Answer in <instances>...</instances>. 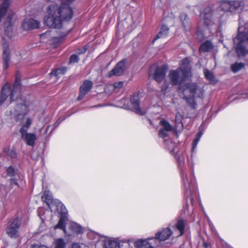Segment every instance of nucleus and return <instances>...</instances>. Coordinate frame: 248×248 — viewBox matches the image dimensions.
I'll return each mask as SVG.
<instances>
[{
	"label": "nucleus",
	"instance_id": "f257e3e1",
	"mask_svg": "<svg viewBox=\"0 0 248 248\" xmlns=\"http://www.w3.org/2000/svg\"><path fill=\"white\" fill-rule=\"evenodd\" d=\"M168 150L176 158L181 175L184 195L187 206L189 202L193 206L194 198L198 196L197 185L194 174V167L192 165L189 172H187L185 164L186 155L184 154H178V148L172 142L168 146Z\"/></svg>",
	"mask_w": 248,
	"mask_h": 248
},
{
	"label": "nucleus",
	"instance_id": "f03ea898",
	"mask_svg": "<svg viewBox=\"0 0 248 248\" xmlns=\"http://www.w3.org/2000/svg\"><path fill=\"white\" fill-rule=\"evenodd\" d=\"M60 6L52 4L48 7V16L44 18V24L51 28L59 29L62 22L70 20L73 16V10L70 4L75 0H60Z\"/></svg>",
	"mask_w": 248,
	"mask_h": 248
},
{
	"label": "nucleus",
	"instance_id": "7ed1b4c3",
	"mask_svg": "<svg viewBox=\"0 0 248 248\" xmlns=\"http://www.w3.org/2000/svg\"><path fill=\"white\" fill-rule=\"evenodd\" d=\"M179 91L183 93L184 98L186 101L188 106L192 109H195L197 103L195 97L202 98L203 96V89L192 82L186 83L185 85L182 84L179 86Z\"/></svg>",
	"mask_w": 248,
	"mask_h": 248
},
{
	"label": "nucleus",
	"instance_id": "20e7f679",
	"mask_svg": "<svg viewBox=\"0 0 248 248\" xmlns=\"http://www.w3.org/2000/svg\"><path fill=\"white\" fill-rule=\"evenodd\" d=\"M130 105L127 98H123L122 102L124 103V108L125 109H130L132 107V110L137 114L143 115L145 112L141 110L140 107L139 93H135L131 96L130 99Z\"/></svg>",
	"mask_w": 248,
	"mask_h": 248
},
{
	"label": "nucleus",
	"instance_id": "39448f33",
	"mask_svg": "<svg viewBox=\"0 0 248 248\" xmlns=\"http://www.w3.org/2000/svg\"><path fill=\"white\" fill-rule=\"evenodd\" d=\"M15 100L17 101L14 111L12 113L13 118L17 122L22 121L29 111V106L26 104V101L21 97Z\"/></svg>",
	"mask_w": 248,
	"mask_h": 248
},
{
	"label": "nucleus",
	"instance_id": "423d86ee",
	"mask_svg": "<svg viewBox=\"0 0 248 248\" xmlns=\"http://www.w3.org/2000/svg\"><path fill=\"white\" fill-rule=\"evenodd\" d=\"M220 6L223 11L234 14L240 13L244 8V4L242 2L235 0H221L220 2Z\"/></svg>",
	"mask_w": 248,
	"mask_h": 248
},
{
	"label": "nucleus",
	"instance_id": "0eeeda50",
	"mask_svg": "<svg viewBox=\"0 0 248 248\" xmlns=\"http://www.w3.org/2000/svg\"><path fill=\"white\" fill-rule=\"evenodd\" d=\"M168 67L166 65L157 66L154 64L152 65L149 70V76L150 77L152 76L156 81L160 82L164 79Z\"/></svg>",
	"mask_w": 248,
	"mask_h": 248
},
{
	"label": "nucleus",
	"instance_id": "6e6552de",
	"mask_svg": "<svg viewBox=\"0 0 248 248\" xmlns=\"http://www.w3.org/2000/svg\"><path fill=\"white\" fill-rule=\"evenodd\" d=\"M21 220L18 218H16L9 221L6 228V232L12 238H16L20 235L19 227Z\"/></svg>",
	"mask_w": 248,
	"mask_h": 248
},
{
	"label": "nucleus",
	"instance_id": "1a4fd4ad",
	"mask_svg": "<svg viewBox=\"0 0 248 248\" xmlns=\"http://www.w3.org/2000/svg\"><path fill=\"white\" fill-rule=\"evenodd\" d=\"M156 240L153 237L148 238L145 239H139L134 243L136 248H155L157 247Z\"/></svg>",
	"mask_w": 248,
	"mask_h": 248
},
{
	"label": "nucleus",
	"instance_id": "9d476101",
	"mask_svg": "<svg viewBox=\"0 0 248 248\" xmlns=\"http://www.w3.org/2000/svg\"><path fill=\"white\" fill-rule=\"evenodd\" d=\"M169 78L172 85H179V87L180 84L185 85L186 84H184L183 82L186 80L182 79L181 72L180 71L179 69H177L175 70H171L169 73ZM179 91V88L178 89Z\"/></svg>",
	"mask_w": 248,
	"mask_h": 248
},
{
	"label": "nucleus",
	"instance_id": "9b49d317",
	"mask_svg": "<svg viewBox=\"0 0 248 248\" xmlns=\"http://www.w3.org/2000/svg\"><path fill=\"white\" fill-rule=\"evenodd\" d=\"M179 69L181 72L182 79L186 80L190 75L191 69V66L187 58H185L182 61Z\"/></svg>",
	"mask_w": 248,
	"mask_h": 248
},
{
	"label": "nucleus",
	"instance_id": "f8f14e48",
	"mask_svg": "<svg viewBox=\"0 0 248 248\" xmlns=\"http://www.w3.org/2000/svg\"><path fill=\"white\" fill-rule=\"evenodd\" d=\"M172 233V231L169 228H166L157 232L155 233V237H153V238L156 240V245L158 247L160 242L168 239Z\"/></svg>",
	"mask_w": 248,
	"mask_h": 248
},
{
	"label": "nucleus",
	"instance_id": "ddd939ff",
	"mask_svg": "<svg viewBox=\"0 0 248 248\" xmlns=\"http://www.w3.org/2000/svg\"><path fill=\"white\" fill-rule=\"evenodd\" d=\"M19 97H21V82L16 78L12 90L10 89V103Z\"/></svg>",
	"mask_w": 248,
	"mask_h": 248
},
{
	"label": "nucleus",
	"instance_id": "4468645a",
	"mask_svg": "<svg viewBox=\"0 0 248 248\" xmlns=\"http://www.w3.org/2000/svg\"><path fill=\"white\" fill-rule=\"evenodd\" d=\"M125 59H123L120 61L114 69L110 71L109 77H110L113 76H119L123 75L125 70Z\"/></svg>",
	"mask_w": 248,
	"mask_h": 248
},
{
	"label": "nucleus",
	"instance_id": "2eb2a0df",
	"mask_svg": "<svg viewBox=\"0 0 248 248\" xmlns=\"http://www.w3.org/2000/svg\"><path fill=\"white\" fill-rule=\"evenodd\" d=\"M20 133L22 139L27 145L31 147L34 146L37 140V136L35 133H31L28 132H20Z\"/></svg>",
	"mask_w": 248,
	"mask_h": 248
},
{
	"label": "nucleus",
	"instance_id": "dca6fc26",
	"mask_svg": "<svg viewBox=\"0 0 248 248\" xmlns=\"http://www.w3.org/2000/svg\"><path fill=\"white\" fill-rule=\"evenodd\" d=\"M93 87V83L89 80H85L80 87L79 94L78 97V100H81L85 95L91 90Z\"/></svg>",
	"mask_w": 248,
	"mask_h": 248
},
{
	"label": "nucleus",
	"instance_id": "f3484780",
	"mask_svg": "<svg viewBox=\"0 0 248 248\" xmlns=\"http://www.w3.org/2000/svg\"><path fill=\"white\" fill-rule=\"evenodd\" d=\"M40 23L39 21L33 18H26L24 19L22 27L25 30H30L39 28Z\"/></svg>",
	"mask_w": 248,
	"mask_h": 248
},
{
	"label": "nucleus",
	"instance_id": "a211bd4d",
	"mask_svg": "<svg viewBox=\"0 0 248 248\" xmlns=\"http://www.w3.org/2000/svg\"><path fill=\"white\" fill-rule=\"evenodd\" d=\"M204 23L206 26L209 27L214 24L212 15L213 10L210 6L206 7L203 13Z\"/></svg>",
	"mask_w": 248,
	"mask_h": 248
},
{
	"label": "nucleus",
	"instance_id": "6ab92c4d",
	"mask_svg": "<svg viewBox=\"0 0 248 248\" xmlns=\"http://www.w3.org/2000/svg\"><path fill=\"white\" fill-rule=\"evenodd\" d=\"M13 17V14H9L4 23L5 34L9 38H12V20Z\"/></svg>",
	"mask_w": 248,
	"mask_h": 248
},
{
	"label": "nucleus",
	"instance_id": "aec40b11",
	"mask_svg": "<svg viewBox=\"0 0 248 248\" xmlns=\"http://www.w3.org/2000/svg\"><path fill=\"white\" fill-rule=\"evenodd\" d=\"M8 96H10V86L6 83L2 87L0 94V106L2 105Z\"/></svg>",
	"mask_w": 248,
	"mask_h": 248
},
{
	"label": "nucleus",
	"instance_id": "412c9836",
	"mask_svg": "<svg viewBox=\"0 0 248 248\" xmlns=\"http://www.w3.org/2000/svg\"><path fill=\"white\" fill-rule=\"evenodd\" d=\"M103 248H120V244L115 239L107 238L103 241Z\"/></svg>",
	"mask_w": 248,
	"mask_h": 248
},
{
	"label": "nucleus",
	"instance_id": "4be33fe9",
	"mask_svg": "<svg viewBox=\"0 0 248 248\" xmlns=\"http://www.w3.org/2000/svg\"><path fill=\"white\" fill-rule=\"evenodd\" d=\"M11 59L10 52L8 47H5L3 51L2 60L4 69H7L10 64Z\"/></svg>",
	"mask_w": 248,
	"mask_h": 248
},
{
	"label": "nucleus",
	"instance_id": "5701e85b",
	"mask_svg": "<svg viewBox=\"0 0 248 248\" xmlns=\"http://www.w3.org/2000/svg\"><path fill=\"white\" fill-rule=\"evenodd\" d=\"M54 203L56 208V209L60 212L61 216H64L65 217H67L68 211L65 206L59 200L54 201Z\"/></svg>",
	"mask_w": 248,
	"mask_h": 248
},
{
	"label": "nucleus",
	"instance_id": "b1692460",
	"mask_svg": "<svg viewBox=\"0 0 248 248\" xmlns=\"http://www.w3.org/2000/svg\"><path fill=\"white\" fill-rule=\"evenodd\" d=\"M42 199L49 206V204H51V207L49 206V208L51 209L53 207V205H55L54 201L56 199H53L52 194L49 191H45L43 193Z\"/></svg>",
	"mask_w": 248,
	"mask_h": 248
},
{
	"label": "nucleus",
	"instance_id": "393cba45",
	"mask_svg": "<svg viewBox=\"0 0 248 248\" xmlns=\"http://www.w3.org/2000/svg\"><path fill=\"white\" fill-rule=\"evenodd\" d=\"M10 0H3L2 4L0 5V22L2 18L5 16L9 6Z\"/></svg>",
	"mask_w": 248,
	"mask_h": 248
},
{
	"label": "nucleus",
	"instance_id": "a878e982",
	"mask_svg": "<svg viewBox=\"0 0 248 248\" xmlns=\"http://www.w3.org/2000/svg\"><path fill=\"white\" fill-rule=\"evenodd\" d=\"M213 47V46L211 42L206 41L201 44L199 48V51L200 52H208L211 50Z\"/></svg>",
	"mask_w": 248,
	"mask_h": 248
},
{
	"label": "nucleus",
	"instance_id": "bb28decb",
	"mask_svg": "<svg viewBox=\"0 0 248 248\" xmlns=\"http://www.w3.org/2000/svg\"><path fill=\"white\" fill-rule=\"evenodd\" d=\"M67 220V217H65L64 216H60L58 223L54 227V229H60L64 232H66V221Z\"/></svg>",
	"mask_w": 248,
	"mask_h": 248
},
{
	"label": "nucleus",
	"instance_id": "cd10ccee",
	"mask_svg": "<svg viewBox=\"0 0 248 248\" xmlns=\"http://www.w3.org/2000/svg\"><path fill=\"white\" fill-rule=\"evenodd\" d=\"M169 32V28L167 26L163 25L161 28L159 33L156 35L155 38L153 40V43L155 41L160 38H164L167 36Z\"/></svg>",
	"mask_w": 248,
	"mask_h": 248
},
{
	"label": "nucleus",
	"instance_id": "c85d7f7f",
	"mask_svg": "<svg viewBox=\"0 0 248 248\" xmlns=\"http://www.w3.org/2000/svg\"><path fill=\"white\" fill-rule=\"evenodd\" d=\"M186 224L185 221L183 219H179L174 225V227L176 228L180 232L179 235H182L184 233Z\"/></svg>",
	"mask_w": 248,
	"mask_h": 248
},
{
	"label": "nucleus",
	"instance_id": "c756f323",
	"mask_svg": "<svg viewBox=\"0 0 248 248\" xmlns=\"http://www.w3.org/2000/svg\"><path fill=\"white\" fill-rule=\"evenodd\" d=\"M169 131H167L164 129L160 128L158 132V135L159 137L164 139V141L165 144L166 145V147L168 149V146H170V143L171 142V141H169L165 138L168 136V132Z\"/></svg>",
	"mask_w": 248,
	"mask_h": 248
},
{
	"label": "nucleus",
	"instance_id": "7c9ffc66",
	"mask_svg": "<svg viewBox=\"0 0 248 248\" xmlns=\"http://www.w3.org/2000/svg\"><path fill=\"white\" fill-rule=\"evenodd\" d=\"M175 125L174 128L177 131H181L183 129V123L181 120V115L179 113H177L175 119Z\"/></svg>",
	"mask_w": 248,
	"mask_h": 248
},
{
	"label": "nucleus",
	"instance_id": "2f4dec72",
	"mask_svg": "<svg viewBox=\"0 0 248 248\" xmlns=\"http://www.w3.org/2000/svg\"><path fill=\"white\" fill-rule=\"evenodd\" d=\"M66 71L67 69L65 67L59 68L53 70L49 74L51 77L59 78L61 75L64 74Z\"/></svg>",
	"mask_w": 248,
	"mask_h": 248
},
{
	"label": "nucleus",
	"instance_id": "473e14b6",
	"mask_svg": "<svg viewBox=\"0 0 248 248\" xmlns=\"http://www.w3.org/2000/svg\"><path fill=\"white\" fill-rule=\"evenodd\" d=\"M180 19L184 29L187 30V27H189V22L187 15L185 13H182L180 15Z\"/></svg>",
	"mask_w": 248,
	"mask_h": 248
},
{
	"label": "nucleus",
	"instance_id": "72a5a7b5",
	"mask_svg": "<svg viewBox=\"0 0 248 248\" xmlns=\"http://www.w3.org/2000/svg\"><path fill=\"white\" fill-rule=\"evenodd\" d=\"M32 123V119L30 118H27L25 123L19 129V132H28L29 128Z\"/></svg>",
	"mask_w": 248,
	"mask_h": 248
},
{
	"label": "nucleus",
	"instance_id": "f704fd0d",
	"mask_svg": "<svg viewBox=\"0 0 248 248\" xmlns=\"http://www.w3.org/2000/svg\"><path fill=\"white\" fill-rule=\"evenodd\" d=\"M245 67V64L242 62H235L231 65V70L235 73L242 69Z\"/></svg>",
	"mask_w": 248,
	"mask_h": 248
},
{
	"label": "nucleus",
	"instance_id": "c9c22d12",
	"mask_svg": "<svg viewBox=\"0 0 248 248\" xmlns=\"http://www.w3.org/2000/svg\"><path fill=\"white\" fill-rule=\"evenodd\" d=\"M202 135V132L201 131H198L196 134V137L192 142V147L191 149V151L192 152H193L194 151V150L196 148L197 144L199 142Z\"/></svg>",
	"mask_w": 248,
	"mask_h": 248
},
{
	"label": "nucleus",
	"instance_id": "e433bc0d",
	"mask_svg": "<svg viewBox=\"0 0 248 248\" xmlns=\"http://www.w3.org/2000/svg\"><path fill=\"white\" fill-rule=\"evenodd\" d=\"M71 229L77 234L82 233L83 232L82 227L78 224L73 222L71 224Z\"/></svg>",
	"mask_w": 248,
	"mask_h": 248
},
{
	"label": "nucleus",
	"instance_id": "4c0bfd02",
	"mask_svg": "<svg viewBox=\"0 0 248 248\" xmlns=\"http://www.w3.org/2000/svg\"><path fill=\"white\" fill-rule=\"evenodd\" d=\"M66 244L63 239L58 238L54 240V248H65Z\"/></svg>",
	"mask_w": 248,
	"mask_h": 248
},
{
	"label": "nucleus",
	"instance_id": "58836bf2",
	"mask_svg": "<svg viewBox=\"0 0 248 248\" xmlns=\"http://www.w3.org/2000/svg\"><path fill=\"white\" fill-rule=\"evenodd\" d=\"M160 124L162 126V128H161V129H164L169 131H171L172 130V126L166 120H161L160 122Z\"/></svg>",
	"mask_w": 248,
	"mask_h": 248
},
{
	"label": "nucleus",
	"instance_id": "ea45409f",
	"mask_svg": "<svg viewBox=\"0 0 248 248\" xmlns=\"http://www.w3.org/2000/svg\"><path fill=\"white\" fill-rule=\"evenodd\" d=\"M203 73L204 74V76L205 78L210 81V82H213L214 80V76L213 74L207 70V69H205L203 71Z\"/></svg>",
	"mask_w": 248,
	"mask_h": 248
},
{
	"label": "nucleus",
	"instance_id": "a19ab883",
	"mask_svg": "<svg viewBox=\"0 0 248 248\" xmlns=\"http://www.w3.org/2000/svg\"><path fill=\"white\" fill-rule=\"evenodd\" d=\"M6 172L9 176L16 177V172L14 167L12 166H10L7 169Z\"/></svg>",
	"mask_w": 248,
	"mask_h": 248
},
{
	"label": "nucleus",
	"instance_id": "79ce46f5",
	"mask_svg": "<svg viewBox=\"0 0 248 248\" xmlns=\"http://www.w3.org/2000/svg\"><path fill=\"white\" fill-rule=\"evenodd\" d=\"M79 60V59L77 55L73 54L70 57V63L78 62Z\"/></svg>",
	"mask_w": 248,
	"mask_h": 248
},
{
	"label": "nucleus",
	"instance_id": "37998d69",
	"mask_svg": "<svg viewBox=\"0 0 248 248\" xmlns=\"http://www.w3.org/2000/svg\"><path fill=\"white\" fill-rule=\"evenodd\" d=\"M8 155L12 158H15L16 157V153L14 149H12L8 152Z\"/></svg>",
	"mask_w": 248,
	"mask_h": 248
},
{
	"label": "nucleus",
	"instance_id": "c03bdc74",
	"mask_svg": "<svg viewBox=\"0 0 248 248\" xmlns=\"http://www.w3.org/2000/svg\"><path fill=\"white\" fill-rule=\"evenodd\" d=\"M9 190L4 185L0 184V192L2 194H6Z\"/></svg>",
	"mask_w": 248,
	"mask_h": 248
},
{
	"label": "nucleus",
	"instance_id": "a18cd8bd",
	"mask_svg": "<svg viewBox=\"0 0 248 248\" xmlns=\"http://www.w3.org/2000/svg\"><path fill=\"white\" fill-rule=\"evenodd\" d=\"M124 84L123 81L116 82L114 83V87L115 89L121 88L123 87Z\"/></svg>",
	"mask_w": 248,
	"mask_h": 248
},
{
	"label": "nucleus",
	"instance_id": "49530a36",
	"mask_svg": "<svg viewBox=\"0 0 248 248\" xmlns=\"http://www.w3.org/2000/svg\"><path fill=\"white\" fill-rule=\"evenodd\" d=\"M196 35L198 39L201 41L203 40L204 36L202 32L201 31H198L196 32Z\"/></svg>",
	"mask_w": 248,
	"mask_h": 248
},
{
	"label": "nucleus",
	"instance_id": "de8ad7c7",
	"mask_svg": "<svg viewBox=\"0 0 248 248\" xmlns=\"http://www.w3.org/2000/svg\"><path fill=\"white\" fill-rule=\"evenodd\" d=\"M50 31H47L45 32L44 33H42L40 35V37L42 39L47 38L48 39H49V37H50Z\"/></svg>",
	"mask_w": 248,
	"mask_h": 248
},
{
	"label": "nucleus",
	"instance_id": "09e8293b",
	"mask_svg": "<svg viewBox=\"0 0 248 248\" xmlns=\"http://www.w3.org/2000/svg\"><path fill=\"white\" fill-rule=\"evenodd\" d=\"M10 184L12 186L13 185H16L17 186H18V185L17 183V179L16 177H15L14 178L10 179Z\"/></svg>",
	"mask_w": 248,
	"mask_h": 248
},
{
	"label": "nucleus",
	"instance_id": "8fccbe9b",
	"mask_svg": "<svg viewBox=\"0 0 248 248\" xmlns=\"http://www.w3.org/2000/svg\"><path fill=\"white\" fill-rule=\"evenodd\" d=\"M59 124V123H57L56 122L54 124V127L52 128V129L51 130L49 134V135H50L53 131L55 130V128H56Z\"/></svg>",
	"mask_w": 248,
	"mask_h": 248
},
{
	"label": "nucleus",
	"instance_id": "3c124183",
	"mask_svg": "<svg viewBox=\"0 0 248 248\" xmlns=\"http://www.w3.org/2000/svg\"><path fill=\"white\" fill-rule=\"evenodd\" d=\"M72 248H80V247L78 244L74 243L72 245Z\"/></svg>",
	"mask_w": 248,
	"mask_h": 248
},
{
	"label": "nucleus",
	"instance_id": "603ef678",
	"mask_svg": "<svg viewBox=\"0 0 248 248\" xmlns=\"http://www.w3.org/2000/svg\"><path fill=\"white\" fill-rule=\"evenodd\" d=\"M50 127H51V126H50V125H48V126L46 127V130H45V132H44V134H46L47 133L48 130V129H49V128H50Z\"/></svg>",
	"mask_w": 248,
	"mask_h": 248
},
{
	"label": "nucleus",
	"instance_id": "864d4df0",
	"mask_svg": "<svg viewBox=\"0 0 248 248\" xmlns=\"http://www.w3.org/2000/svg\"><path fill=\"white\" fill-rule=\"evenodd\" d=\"M42 129H43V127H42L40 129V130H39L40 133H41Z\"/></svg>",
	"mask_w": 248,
	"mask_h": 248
},
{
	"label": "nucleus",
	"instance_id": "5fc2aeb1",
	"mask_svg": "<svg viewBox=\"0 0 248 248\" xmlns=\"http://www.w3.org/2000/svg\"><path fill=\"white\" fill-rule=\"evenodd\" d=\"M98 106H94L93 107H97Z\"/></svg>",
	"mask_w": 248,
	"mask_h": 248
}]
</instances>
